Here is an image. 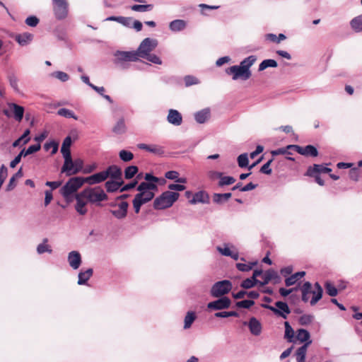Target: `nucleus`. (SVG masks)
<instances>
[{
	"mask_svg": "<svg viewBox=\"0 0 362 362\" xmlns=\"http://www.w3.org/2000/svg\"><path fill=\"white\" fill-rule=\"evenodd\" d=\"M85 183L83 177H74L70 178L67 182L60 189V193L66 202L72 201L75 193Z\"/></svg>",
	"mask_w": 362,
	"mask_h": 362,
	"instance_id": "obj_1",
	"label": "nucleus"
},
{
	"mask_svg": "<svg viewBox=\"0 0 362 362\" xmlns=\"http://www.w3.org/2000/svg\"><path fill=\"white\" fill-rule=\"evenodd\" d=\"M180 194L177 192L165 191L155 199L153 207L160 210L170 207L178 199Z\"/></svg>",
	"mask_w": 362,
	"mask_h": 362,
	"instance_id": "obj_2",
	"label": "nucleus"
},
{
	"mask_svg": "<svg viewBox=\"0 0 362 362\" xmlns=\"http://www.w3.org/2000/svg\"><path fill=\"white\" fill-rule=\"evenodd\" d=\"M114 64L122 69L129 68L128 62H136L139 60L137 54L135 51H119L117 50L114 53Z\"/></svg>",
	"mask_w": 362,
	"mask_h": 362,
	"instance_id": "obj_3",
	"label": "nucleus"
},
{
	"mask_svg": "<svg viewBox=\"0 0 362 362\" xmlns=\"http://www.w3.org/2000/svg\"><path fill=\"white\" fill-rule=\"evenodd\" d=\"M137 190L139 193L136 194L135 197L141 200L144 204H146L154 197L155 192L158 190V186L155 183L141 182L137 187Z\"/></svg>",
	"mask_w": 362,
	"mask_h": 362,
	"instance_id": "obj_4",
	"label": "nucleus"
},
{
	"mask_svg": "<svg viewBox=\"0 0 362 362\" xmlns=\"http://www.w3.org/2000/svg\"><path fill=\"white\" fill-rule=\"evenodd\" d=\"M82 195L85 196L86 199L91 204L99 203L107 199V194L100 187L86 188L82 191Z\"/></svg>",
	"mask_w": 362,
	"mask_h": 362,
	"instance_id": "obj_5",
	"label": "nucleus"
},
{
	"mask_svg": "<svg viewBox=\"0 0 362 362\" xmlns=\"http://www.w3.org/2000/svg\"><path fill=\"white\" fill-rule=\"evenodd\" d=\"M54 17L59 21L65 19L69 14V3L67 0H52Z\"/></svg>",
	"mask_w": 362,
	"mask_h": 362,
	"instance_id": "obj_6",
	"label": "nucleus"
},
{
	"mask_svg": "<svg viewBox=\"0 0 362 362\" xmlns=\"http://www.w3.org/2000/svg\"><path fill=\"white\" fill-rule=\"evenodd\" d=\"M158 45V41L156 39L145 38L139 45L135 52L137 54L138 59L145 57L151 53Z\"/></svg>",
	"mask_w": 362,
	"mask_h": 362,
	"instance_id": "obj_7",
	"label": "nucleus"
},
{
	"mask_svg": "<svg viewBox=\"0 0 362 362\" xmlns=\"http://www.w3.org/2000/svg\"><path fill=\"white\" fill-rule=\"evenodd\" d=\"M232 289V284L228 280H223L215 283L210 291L211 295L214 298L221 297Z\"/></svg>",
	"mask_w": 362,
	"mask_h": 362,
	"instance_id": "obj_8",
	"label": "nucleus"
},
{
	"mask_svg": "<svg viewBox=\"0 0 362 362\" xmlns=\"http://www.w3.org/2000/svg\"><path fill=\"white\" fill-rule=\"evenodd\" d=\"M276 308L269 305H262L264 308L269 309L272 311L276 315L286 319L287 315L291 313L288 305L286 303L283 301H277L275 303Z\"/></svg>",
	"mask_w": 362,
	"mask_h": 362,
	"instance_id": "obj_9",
	"label": "nucleus"
},
{
	"mask_svg": "<svg viewBox=\"0 0 362 362\" xmlns=\"http://www.w3.org/2000/svg\"><path fill=\"white\" fill-rule=\"evenodd\" d=\"M226 73L232 76V79L236 81L239 78L246 81L251 77L252 74H248L244 69L238 65H234L228 67L226 70Z\"/></svg>",
	"mask_w": 362,
	"mask_h": 362,
	"instance_id": "obj_10",
	"label": "nucleus"
},
{
	"mask_svg": "<svg viewBox=\"0 0 362 362\" xmlns=\"http://www.w3.org/2000/svg\"><path fill=\"white\" fill-rule=\"evenodd\" d=\"M216 250L223 256L230 257L234 260L239 259V252L236 247L231 243H223L222 246H217Z\"/></svg>",
	"mask_w": 362,
	"mask_h": 362,
	"instance_id": "obj_11",
	"label": "nucleus"
},
{
	"mask_svg": "<svg viewBox=\"0 0 362 362\" xmlns=\"http://www.w3.org/2000/svg\"><path fill=\"white\" fill-rule=\"evenodd\" d=\"M231 300L228 297H222L216 300L211 301L207 304V308L210 310H223L230 306Z\"/></svg>",
	"mask_w": 362,
	"mask_h": 362,
	"instance_id": "obj_12",
	"label": "nucleus"
},
{
	"mask_svg": "<svg viewBox=\"0 0 362 362\" xmlns=\"http://www.w3.org/2000/svg\"><path fill=\"white\" fill-rule=\"evenodd\" d=\"M74 198L76 201V204L75 205L76 211L80 215H85L88 211L86 206L87 203L89 202L86 199L85 196L82 195V191L79 193H76L74 195Z\"/></svg>",
	"mask_w": 362,
	"mask_h": 362,
	"instance_id": "obj_13",
	"label": "nucleus"
},
{
	"mask_svg": "<svg viewBox=\"0 0 362 362\" xmlns=\"http://www.w3.org/2000/svg\"><path fill=\"white\" fill-rule=\"evenodd\" d=\"M288 148H294L298 153L306 156L316 157L318 155L317 149L312 145H308L305 147H300L297 145H288Z\"/></svg>",
	"mask_w": 362,
	"mask_h": 362,
	"instance_id": "obj_14",
	"label": "nucleus"
},
{
	"mask_svg": "<svg viewBox=\"0 0 362 362\" xmlns=\"http://www.w3.org/2000/svg\"><path fill=\"white\" fill-rule=\"evenodd\" d=\"M64 162L61 168V173H65L66 176L76 175L74 162L71 158V156L64 157Z\"/></svg>",
	"mask_w": 362,
	"mask_h": 362,
	"instance_id": "obj_15",
	"label": "nucleus"
},
{
	"mask_svg": "<svg viewBox=\"0 0 362 362\" xmlns=\"http://www.w3.org/2000/svg\"><path fill=\"white\" fill-rule=\"evenodd\" d=\"M67 260L69 266L74 270L78 269L81 264V256L78 251H71L68 254Z\"/></svg>",
	"mask_w": 362,
	"mask_h": 362,
	"instance_id": "obj_16",
	"label": "nucleus"
},
{
	"mask_svg": "<svg viewBox=\"0 0 362 362\" xmlns=\"http://www.w3.org/2000/svg\"><path fill=\"white\" fill-rule=\"evenodd\" d=\"M107 178V173L102 171L94 175H92L87 177H83L84 182L92 185L95 184L100 183Z\"/></svg>",
	"mask_w": 362,
	"mask_h": 362,
	"instance_id": "obj_17",
	"label": "nucleus"
},
{
	"mask_svg": "<svg viewBox=\"0 0 362 362\" xmlns=\"http://www.w3.org/2000/svg\"><path fill=\"white\" fill-rule=\"evenodd\" d=\"M245 325H247L251 334L255 336H259L262 332V325L260 322L255 317H252L248 322H244Z\"/></svg>",
	"mask_w": 362,
	"mask_h": 362,
	"instance_id": "obj_18",
	"label": "nucleus"
},
{
	"mask_svg": "<svg viewBox=\"0 0 362 362\" xmlns=\"http://www.w3.org/2000/svg\"><path fill=\"white\" fill-rule=\"evenodd\" d=\"M262 281H259L260 286L267 284L270 281L274 280V283H278L280 280L278 273L273 270L269 269L262 274Z\"/></svg>",
	"mask_w": 362,
	"mask_h": 362,
	"instance_id": "obj_19",
	"label": "nucleus"
},
{
	"mask_svg": "<svg viewBox=\"0 0 362 362\" xmlns=\"http://www.w3.org/2000/svg\"><path fill=\"white\" fill-rule=\"evenodd\" d=\"M167 121L174 126H180L182 123V115L177 110L170 109L168 111Z\"/></svg>",
	"mask_w": 362,
	"mask_h": 362,
	"instance_id": "obj_20",
	"label": "nucleus"
},
{
	"mask_svg": "<svg viewBox=\"0 0 362 362\" xmlns=\"http://www.w3.org/2000/svg\"><path fill=\"white\" fill-rule=\"evenodd\" d=\"M137 147L139 149L145 150L156 155H163L164 153V148L157 144H139Z\"/></svg>",
	"mask_w": 362,
	"mask_h": 362,
	"instance_id": "obj_21",
	"label": "nucleus"
},
{
	"mask_svg": "<svg viewBox=\"0 0 362 362\" xmlns=\"http://www.w3.org/2000/svg\"><path fill=\"white\" fill-rule=\"evenodd\" d=\"M118 209L111 210V214L117 219H123L127 216L129 204L122 202L118 204Z\"/></svg>",
	"mask_w": 362,
	"mask_h": 362,
	"instance_id": "obj_22",
	"label": "nucleus"
},
{
	"mask_svg": "<svg viewBox=\"0 0 362 362\" xmlns=\"http://www.w3.org/2000/svg\"><path fill=\"white\" fill-rule=\"evenodd\" d=\"M9 110L13 114L15 119L21 122L23 117L24 108L16 103H8Z\"/></svg>",
	"mask_w": 362,
	"mask_h": 362,
	"instance_id": "obj_23",
	"label": "nucleus"
},
{
	"mask_svg": "<svg viewBox=\"0 0 362 362\" xmlns=\"http://www.w3.org/2000/svg\"><path fill=\"white\" fill-rule=\"evenodd\" d=\"M105 173H107V177H110L113 180H122V173L120 168L112 165L107 168Z\"/></svg>",
	"mask_w": 362,
	"mask_h": 362,
	"instance_id": "obj_24",
	"label": "nucleus"
},
{
	"mask_svg": "<svg viewBox=\"0 0 362 362\" xmlns=\"http://www.w3.org/2000/svg\"><path fill=\"white\" fill-rule=\"evenodd\" d=\"M331 171V168L325 167L322 165L314 164L313 167H310L308 169L305 175L310 177H314L315 173H330Z\"/></svg>",
	"mask_w": 362,
	"mask_h": 362,
	"instance_id": "obj_25",
	"label": "nucleus"
},
{
	"mask_svg": "<svg viewBox=\"0 0 362 362\" xmlns=\"http://www.w3.org/2000/svg\"><path fill=\"white\" fill-rule=\"evenodd\" d=\"M210 117L211 110L209 108H204L194 113V119L199 124H204L210 118Z\"/></svg>",
	"mask_w": 362,
	"mask_h": 362,
	"instance_id": "obj_26",
	"label": "nucleus"
},
{
	"mask_svg": "<svg viewBox=\"0 0 362 362\" xmlns=\"http://www.w3.org/2000/svg\"><path fill=\"white\" fill-rule=\"evenodd\" d=\"M209 201V197L204 191H199L193 195V198L189 201L190 204H196L197 203L207 204Z\"/></svg>",
	"mask_w": 362,
	"mask_h": 362,
	"instance_id": "obj_27",
	"label": "nucleus"
},
{
	"mask_svg": "<svg viewBox=\"0 0 362 362\" xmlns=\"http://www.w3.org/2000/svg\"><path fill=\"white\" fill-rule=\"evenodd\" d=\"M311 344V341L304 344L299 347L296 353L295 356L297 362H305V356L308 346Z\"/></svg>",
	"mask_w": 362,
	"mask_h": 362,
	"instance_id": "obj_28",
	"label": "nucleus"
},
{
	"mask_svg": "<svg viewBox=\"0 0 362 362\" xmlns=\"http://www.w3.org/2000/svg\"><path fill=\"white\" fill-rule=\"evenodd\" d=\"M256 60L257 57L255 55H250L248 57L244 59L238 66L248 74H252L250 69L254 64Z\"/></svg>",
	"mask_w": 362,
	"mask_h": 362,
	"instance_id": "obj_29",
	"label": "nucleus"
},
{
	"mask_svg": "<svg viewBox=\"0 0 362 362\" xmlns=\"http://www.w3.org/2000/svg\"><path fill=\"white\" fill-rule=\"evenodd\" d=\"M315 290L312 291L313 298L310 300V305H315L322 298L323 290L319 283H315Z\"/></svg>",
	"mask_w": 362,
	"mask_h": 362,
	"instance_id": "obj_30",
	"label": "nucleus"
},
{
	"mask_svg": "<svg viewBox=\"0 0 362 362\" xmlns=\"http://www.w3.org/2000/svg\"><path fill=\"white\" fill-rule=\"evenodd\" d=\"M33 38V35L29 33H24L22 34H18L15 36V40L18 42V43L21 46H25L28 45Z\"/></svg>",
	"mask_w": 362,
	"mask_h": 362,
	"instance_id": "obj_31",
	"label": "nucleus"
},
{
	"mask_svg": "<svg viewBox=\"0 0 362 362\" xmlns=\"http://www.w3.org/2000/svg\"><path fill=\"white\" fill-rule=\"evenodd\" d=\"M296 340L304 344L308 343V341L312 342L309 332L304 329H299L297 330V334L295 337V341Z\"/></svg>",
	"mask_w": 362,
	"mask_h": 362,
	"instance_id": "obj_32",
	"label": "nucleus"
},
{
	"mask_svg": "<svg viewBox=\"0 0 362 362\" xmlns=\"http://www.w3.org/2000/svg\"><path fill=\"white\" fill-rule=\"evenodd\" d=\"M93 270L91 268L86 269V271H81L78 274V284L83 285L89 280L92 276Z\"/></svg>",
	"mask_w": 362,
	"mask_h": 362,
	"instance_id": "obj_33",
	"label": "nucleus"
},
{
	"mask_svg": "<svg viewBox=\"0 0 362 362\" xmlns=\"http://www.w3.org/2000/svg\"><path fill=\"white\" fill-rule=\"evenodd\" d=\"M186 22L183 20H174L170 23L169 28L173 32H179L186 28Z\"/></svg>",
	"mask_w": 362,
	"mask_h": 362,
	"instance_id": "obj_34",
	"label": "nucleus"
},
{
	"mask_svg": "<svg viewBox=\"0 0 362 362\" xmlns=\"http://www.w3.org/2000/svg\"><path fill=\"white\" fill-rule=\"evenodd\" d=\"M123 180H109L105 183V187L108 192H116L122 185Z\"/></svg>",
	"mask_w": 362,
	"mask_h": 362,
	"instance_id": "obj_35",
	"label": "nucleus"
},
{
	"mask_svg": "<svg viewBox=\"0 0 362 362\" xmlns=\"http://www.w3.org/2000/svg\"><path fill=\"white\" fill-rule=\"evenodd\" d=\"M305 275V272H298L294 274L291 275L289 277L285 279V284L286 286H291L294 285L298 280L301 279Z\"/></svg>",
	"mask_w": 362,
	"mask_h": 362,
	"instance_id": "obj_36",
	"label": "nucleus"
},
{
	"mask_svg": "<svg viewBox=\"0 0 362 362\" xmlns=\"http://www.w3.org/2000/svg\"><path fill=\"white\" fill-rule=\"evenodd\" d=\"M71 145V138L70 136H66L63 141L62 147H61V153L63 155V157L71 156L70 152V146Z\"/></svg>",
	"mask_w": 362,
	"mask_h": 362,
	"instance_id": "obj_37",
	"label": "nucleus"
},
{
	"mask_svg": "<svg viewBox=\"0 0 362 362\" xmlns=\"http://www.w3.org/2000/svg\"><path fill=\"white\" fill-rule=\"evenodd\" d=\"M231 196L232 194L230 192L224 194L216 193L213 196V201L216 204H221L227 202L231 197Z\"/></svg>",
	"mask_w": 362,
	"mask_h": 362,
	"instance_id": "obj_38",
	"label": "nucleus"
},
{
	"mask_svg": "<svg viewBox=\"0 0 362 362\" xmlns=\"http://www.w3.org/2000/svg\"><path fill=\"white\" fill-rule=\"evenodd\" d=\"M48 240L47 238L43 239L42 243L39 244L37 247V252L39 255L43 254L45 252H48L51 254L52 252V250L50 245L47 244Z\"/></svg>",
	"mask_w": 362,
	"mask_h": 362,
	"instance_id": "obj_39",
	"label": "nucleus"
},
{
	"mask_svg": "<svg viewBox=\"0 0 362 362\" xmlns=\"http://www.w3.org/2000/svg\"><path fill=\"white\" fill-rule=\"evenodd\" d=\"M195 319L196 314L194 312H187L184 320V329H187L190 328Z\"/></svg>",
	"mask_w": 362,
	"mask_h": 362,
	"instance_id": "obj_40",
	"label": "nucleus"
},
{
	"mask_svg": "<svg viewBox=\"0 0 362 362\" xmlns=\"http://www.w3.org/2000/svg\"><path fill=\"white\" fill-rule=\"evenodd\" d=\"M350 25L354 31L362 32V16L353 18L350 22Z\"/></svg>",
	"mask_w": 362,
	"mask_h": 362,
	"instance_id": "obj_41",
	"label": "nucleus"
},
{
	"mask_svg": "<svg viewBox=\"0 0 362 362\" xmlns=\"http://www.w3.org/2000/svg\"><path fill=\"white\" fill-rule=\"evenodd\" d=\"M285 335L284 337L289 342H295L294 331L288 322H284Z\"/></svg>",
	"mask_w": 362,
	"mask_h": 362,
	"instance_id": "obj_42",
	"label": "nucleus"
},
{
	"mask_svg": "<svg viewBox=\"0 0 362 362\" xmlns=\"http://www.w3.org/2000/svg\"><path fill=\"white\" fill-rule=\"evenodd\" d=\"M277 62L274 59H264L259 65V71H262L268 67H276Z\"/></svg>",
	"mask_w": 362,
	"mask_h": 362,
	"instance_id": "obj_43",
	"label": "nucleus"
},
{
	"mask_svg": "<svg viewBox=\"0 0 362 362\" xmlns=\"http://www.w3.org/2000/svg\"><path fill=\"white\" fill-rule=\"evenodd\" d=\"M153 6L152 4H134L131 6V9L136 12H147L151 11L153 9Z\"/></svg>",
	"mask_w": 362,
	"mask_h": 362,
	"instance_id": "obj_44",
	"label": "nucleus"
},
{
	"mask_svg": "<svg viewBox=\"0 0 362 362\" xmlns=\"http://www.w3.org/2000/svg\"><path fill=\"white\" fill-rule=\"evenodd\" d=\"M57 114L59 116L64 117L66 118H73L75 120L78 119V117L74 114L72 110L66 108H61L58 110Z\"/></svg>",
	"mask_w": 362,
	"mask_h": 362,
	"instance_id": "obj_45",
	"label": "nucleus"
},
{
	"mask_svg": "<svg viewBox=\"0 0 362 362\" xmlns=\"http://www.w3.org/2000/svg\"><path fill=\"white\" fill-rule=\"evenodd\" d=\"M138 173V168L135 165H130L124 170V177L127 180L132 179Z\"/></svg>",
	"mask_w": 362,
	"mask_h": 362,
	"instance_id": "obj_46",
	"label": "nucleus"
},
{
	"mask_svg": "<svg viewBox=\"0 0 362 362\" xmlns=\"http://www.w3.org/2000/svg\"><path fill=\"white\" fill-rule=\"evenodd\" d=\"M126 130V125L124 119H120L113 128V132L116 134H123Z\"/></svg>",
	"mask_w": 362,
	"mask_h": 362,
	"instance_id": "obj_47",
	"label": "nucleus"
},
{
	"mask_svg": "<svg viewBox=\"0 0 362 362\" xmlns=\"http://www.w3.org/2000/svg\"><path fill=\"white\" fill-rule=\"evenodd\" d=\"M119 158L124 162H129L134 158V154L127 150H122L119 153Z\"/></svg>",
	"mask_w": 362,
	"mask_h": 362,
	"instance_id": "obj_48",
	"label": "nucleus"
},
{
	"mask_svg": "<svg viewBox=\"0 0 362 362\" xmlns=\"http://www.w3.org/2000/svg\"><path fill=\"white\" fill-rule=\"evenodd\" d=\"M235 182V179L231 176H221L218 182V186L223 187L225 185H230Z\"/></svg>",
	"mask_w": 362,
	"mask_h": 362,
	"instance_id": "obj_49",
	"label": "nucleus"
},
{
	"mask_svg": "<svg viewBox=\"0 0 362 362\" xmlns=\"http://www.w3.org/2000/svg\"><path fill=\"white\" fill-rule=\"evenodd\" d=\"M327 293L330 296H336L338 293L337 288L330 282L327 281L325 284Z\"/></svg>",
	"mask_w": 362,
	"mask_h": 362,
	"instance_id": "obj_50",
	"label": "nucleus"
},
{
	"mask_svg": "<svg viewBox=\"0 0 362 362\" xmlns=\"http://www.w3.org/2000/svg\"><path fill=\"white\" fill-rule=\"evenodd\" d=\"M256 284H259V280H255L253 278H247L243 281L241 283V286L244 288H252Z\"/></svg>",
	"mask_w": 362,
	"mask_h": 362,
	"instance_id": "obj_51",
	"label": "nucleus"
},
{
	"mask_svg": "<svg viewBox=\"0 0 362 362\" xmlns=\"http://www.w3.org/2000/svg\"><path fill=\"white\" fill-rule=\"evenodd\" d=\"M8 80L11 87L17 93L19 92L18 80L14 74H11L8 76Z\"/></svg>",
	"mask_w": 362,
	"mask_h": 362,
	"instance_id": "obj_52",
	"label": "nucleus"
},
{
	"mask_svg": "<svg viewBox=\"0 0 362 362\" xmlns=\"http://www.w3.org/2000/svg\"><path fill=\"white\" fill-rule=\"evenodd\" d=\"M51 75L62 82H66L69 79V76L66 73L61 71H54Z\"/></svg>",
	"mask_w": 362,
	"mask_h": 362,
	"instance_id": "obj_53",
	"label": "nucleus"
},
{
	"mask_svg": "<svg viewBox=\"0 0 362 362\" xmlns=\"http://www.w3.org/2000/svg\"><path fill=\"white\" fill-rule=\"evenodd\" d=\"M238 163L240 168H243L247 167L249 163L247 153L240 154L238 157Z\"/></svg>",
	"mask_w": 362,
	"mask_h": 362,
	"instance_id": "obj_54",
	"label": "nucleus"
},
{
	"mask_svg": "<svg viewBox=\"0 0 362 362\" xmlns=\"http://www.w3.org/2000/svg\"><path fill=\"white\" fill-rule=\"evenodd\" d=\"M45 149L49 151L52 149V154H55L58 151V144L55 141L47 142L45 144Z\"/></svg>",
	"mask_w": 362,
	"mask_h": 362,
	"instance_id": "obj_55",
	"label": "nucleus"
},
{
	"mask_svg": "<svg viewBox=\"0 0 362 362\" xmlns=\"http://www.w3.org/2000/svg\"><path fill=\"white\" fill-rule=\"evenodd\" d=\"M8 175V168L5 165H1L0 167V188L1 187L4 180H6Z\"/></svg>",
	"mask_w": 362,
	"mask_h": 362,
	"instance_id": "obj_56",
	"label": "nucleus"
},
{
	"mask_svg": "<svg viewBox=\"0 0 362 362\" xmlns=\"http://www.w3.org/2000/svg\"><path fill=\"white\" fill-rule=\"evenodd\" d=\"M256 263H251V264H244V263H238L236 264V267L238 270L241 272H248L252 269V267Z\"/></svg>",
	"mask_w": 362,
	"mask_h": 362,
	"instance_id": "obj_57",
	"label": "nucleus"
},
{
	"mask_svg": "<svg viewBox=\"0 0 362 362\" xmlns=\"http://www.w3.org/2000/svg\"><path fill=\"white\" fill-rule=\"evenodd\" d=\"M184 81L186 86H190L199 83V80L193 76H186Z\"/></svg>",
	"mask_w": 362,
	"mask_h": 362,
	"instance_id": "obj_58",
	"label": "nucleus"
},
{
	"mask_svg": "<svg viewBox=\"0 0 362 362\" xmlns=\"http://www.w3.org/2000/svg\"><path fill=\"white\" fill-rule=\"evenodd\" d=\"M254 304H255V302L252 300H243L237 302L236 306L238 308H250Z\"/></svg>",
	"mask_w": 362,
	"mask_h": 362,
	"instance_id": "obj_59",
	"label": "nucleus"
},
{
	"mask_svg": "<svg viewBox=\"0 0 362 362\" xmlns=\"http://www.w3.org/2000/svg\"><path fill=\"white\" fill-rule=\"evenodd\" d=\"M144 58L146 59L148 61H149L153 64H162L161 59L157 55H156L154 54L150 53Z\"/></svg>",
	"mask_w": 362,
	"mask_h": 362,
	"instance_id": "obj_60",
	"label": "nucleus"
},
{
	"mask_svg": "<svg viewBox=\"0 0 362 362\" xmlns=\"http://www.w3.org/2000/svg\"><path fill=\"white\" fill-rule=\"evenodd\" d=\"M39 23V19L34 16L28 17L25 19V23L30 27H35Z\"/></svg>",
	"mask_w": 362,
	"mask_h": 362,
	"instance_id": "obj_61",
	"label": "nucleus"
},
{
	"mask_svg": "<svg viewBox=\"0 0 362 362\" xmlns=\"http://www.w3.org/2000/svg\"><path fill=\"white\" fill-rule=\"evenodd\" d=\"M313 317L310 315H303L299 319V322L302 325H307L313 321Z\"/></svg>",
	"mask_w": 362,
	"mask_h": 362,
	"instance_id": "obj_62",
	"label": "nucleus"
},
{
	"mask_svg": "<svg viewBox=\"0 0 362 362\" xmlns=\"http://www.w3.org/2000/svg\"><path fill=\"white\" fill-rule=\"evenodd\" d=\"M272 162V159L268 160L265 164H264L260 169V172L266 175H270L272 173V169L270 168Z\"/></svg>",
	"mask_w": 362,
	"mask_h": 362,
	"instance_id": "obj_63",
	"label": "nucleus"
},
{
	"mask_svg": "<svg viewBox=\"0 0 362 362\" xmlns=\"http://www.w3.org/2000/svg\"><path fill=\"white\" fill-rule=\"evenodd\" d=\"M144 204L141 200L138 199L136 197H134L133 200V206L134 209V211L136 214H138L140 211L141 205Z\"/></svg>",
	"mask_w": 362,
	"mask_h": 362,
	"instance_id": "obj_64",
	"label": "nucleus"
}]
</instances>
